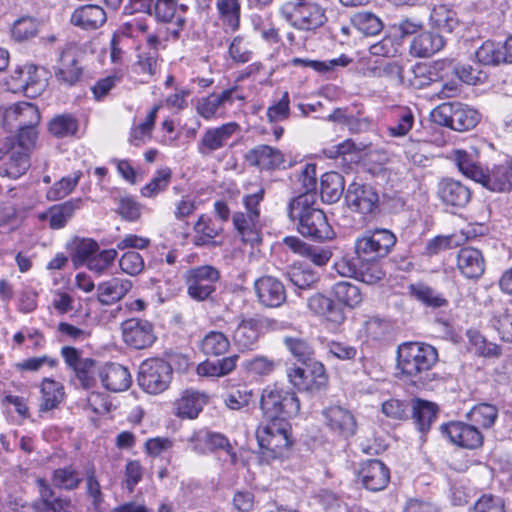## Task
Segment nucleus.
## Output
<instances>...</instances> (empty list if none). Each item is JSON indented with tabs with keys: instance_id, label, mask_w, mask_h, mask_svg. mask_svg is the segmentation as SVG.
<instances>
[{
	"instance_id": "nucleus-1",
	"label": "nucleus",
	"mask_w": 512,
	"mask_h": 512,
	"mask_svg": "<svg viewBox=\"0 0 512 512\" xmlns=\"http://www.w3.org/2000/svg\"><path fill=\"white\" fill-rule=\"evenodd\" d=\"M317 196L300 194L291 199L288 205V216L291 221H297V230L304 236L314 240H328L334 235L325 213L316 208Z\"/></svg>"
},
{
	"instance_id": "nucleus-2",
	"label": "nucleus",
	"mask_w": 512,
	"mask_h": 512,
	"mask_svg": "<svg viewBox=\"0 0 512 512\" xmlns=\"http://www.w3.org/2000/svg\"><path fill=\"white\" fill-rule=\"evenodd\" d=\"M438 361L437 350L422 342H405L397 349V368L406 380L425 386L431 379L429 371Z\"/></svg>"
},
{
	"instance_id": "nucleus-3",
	"label": "nucleus",
	"mask_w": 512,
	"mask_h": 512,
	"mask_svg": "<svg viewBox=\"0 0 512 512\" xmlns=\"http://www.w3.org/2000/svg\"><path fill=\"white\" fill-rule=\"evenodd\" d=\"M280 13L290 25L303 31L316 30L327 22L325 9L310 0H288Z\"/></svg>"
},
{
	"instance_id": "nucleus-4",
	"label": "nucleus",
	"mask_w": 512,
	"mask_h": 512,
	"mask_svg": "<svg viewBox=\"0 0 512 512\" xmlns=\"http://www.w3.org/2000/svg\"><path fill=\"white\" fill-rule=\"evenodd\" d=\"M260 408L267 420L284 419L296 416L300 411V401L297 395L289 390L276 386L263 389Z\"/></svg>"
},
{
	"instance_id": "nucleus-5",
	"label": "nucleus",
	"mask_w": 512,
	"mask_h": 512,
	"mask_svg": "<svg viewBox=\"0 0 512 512\" xmlns=\"http://www.w3.org/2000/svg\"><path fill=\"white\" fill-rule=\"evenodd\" d=\"M256 438L262 450L272 458L281 457L292 445L291 425L284 419L267 420L256 430Z\"/></svg>"
},
{
	"instance_id": "nucleus-6",
	"label": "nucleus",
	"mask_w": 512,
	"mask_h": 512,
	"mask_svg": "<svg viewBox=\"0 0 512 512\" xmlns=\"http://www.w3.org/2000/svg\"><path fill=\"white\" fill-rule=\"evenodd\" d=\"M396 243V236L387 229L366 231L357 237L355 253L361 262H376L386 257Z\"/></svg>"
},
{
	"instance_id": "nucleus-7",
	"label": "nucleus",
	"mask_w": 512,
	"mask_h": 512,
	"mask_svg": "<svg viewBox=\"0 0 512 512\" xmlns=\"http://www.w3.org/2000/svg\"><path fill=\"white\" fill-rule=\"evenodd\" d=\"M433 122L455 131L465 132L473 129L479 122V114L473 108L461 103H443L431 112Z\"/></svg>"
},
{
	"instance_id": "nucleus-8",
	"label": "nucleus",
	"mask_w": 512,
	"mask_h": 512,
	"mask_svg": "<svg viewBox=\"0 0 512 512\" xmlns=\"http://www.w3.org/2000/svg\"><path fill=\"white\" fill-rule=\"evenodd\" d=\"M172 374V367L165 360L146 359L139 367L138 384L149 394H160L168 388Z\"/></svg>"
},
{
	"instance_id": "nucleus-9",
	"label": "nucleus",
	"mask_w": 512,
	"mask_h": 512,
	"mask_svg": "<svg viewBox=\"0 0 512 512\" xmlns=\"http://www.w3.org/2000/svg\"><path fill=\"white\" fill-rule=\"evenodd\" d=\"M219 278L220 272L210 265L189 269L185 274L189 297L196 301L207 300L215 292V284Z\"/></svg>"
},
{
	"instance_id": "nucleus-10",
	"label": "nucleus",
	"mask_w": 512,
	"mask_h": 512,
	"mask_svg": "<svg viewBox=\"0 0 512 512\" xmlns=\"http://www.w3.org/2000/svg\"><path fill=\"white\" fill-rule=\"evenodd\" d=\"M261 329L260 320L253 317H235L233 321L227 322V331L233 344L240 351L253 350L257 347Z\"/></svg>"
},
{
	"instance_id": "nucleus-11",
	"label": "nucleus",
	"mask_w": 512,
	"mask_h": 512,
	"mask_svg": "<svg viewBox=\"0 0 512 512\" xmlns=\"http://www.w3.org/2000/svg\"><path fill=\"white\" fill-rule=\"evenodd\" d=\"M190 449L198 455H206L217 450L225 451L230 457L232 464L237 461L236 453L233 450L227 437L219 432L201 429L195 431L188 439Z\"/></svg>"
},
{
	"instance_id": "nucleus-12",
	"label": "nucleus",
	"mask_w": 512,
	"mask_h": 512,
	"mask_svg": "<svg viewBox=\"0 0 512 512\" xmlns=\"http://www.w3.org/2000/svg\"><path fill=\"white\" fill-rule=\"evenodd\" d=\"M290 384L299 391L317 392L327 382L325 368L321 363H314L309 369L293 366L287 370Z\"/></svg>"
},
{
	"instance_id": "nucleus-13",
	"label": "nucleus",
	"mask_w": 512,
	"mask_h": 512,
	"mask_svg": "<svg viewBox=\"0 0 512 512\" xmlns=\"http://www.w3.org/2000/svg\"><path fill=\"white\" fill-rule=\"evenodd\" d=\"M239 130L240 125L236 122H228L206 129L197 143L198 153L203 157L211 156L215 151L224 148L230 138Z\"/></svg>"
},
{
	"instance_id": "nucleus-14",
	"label": "nucleus",
	"mask_w": 512,
	"mask_h": 512,
	"mask_svg": "<svg viewBox=\"0 0 512 512\" xmlns=\"http://www.w3.org/2000/svg\"><path fill=\"white\" fill-rule=\"evenodd\" d=\"M123 341L135 349L150 347L156 340L153 325L144 319L131 318L121 324Z\"/></svg>"
},
{
	"instance_id": "nucleus-15",
	"label": "nucleus",
	"mask_w": 512,
	"mask_h": 512,
	"mask_svg": "<svg viewBox=\"0 0 512 512\" xmlns=\"http://www.w3.org/2000/svg\"><path fill=\"white\" fill-rule=\"evenodd\" d=\"M237 89V86H233L220 94L212 93L199 99L196 104L197 113L205 120L223 117L226 105H232L235 99L244 100L243 96L236 95Z\"/></svg>"
},
{
	"instance_id": "nucleus-16",
	"label": "nucleus",
	"mask_w": 512,
	"mask_h": 512,
	"mask_svg": "<svg viewBox=\"0 0 512 512\" xmlns=\"http://www.w3.org/2000/svg\"><path fill=\"white\" fill-rule=\"evenodd\" d=\"M345 199L349 208L363 215L374 213L379 204L376 190L370 185L357 182L348 186Z\"/></svg>"
},
{
	"instance_id": "nucleus-17",
	"label": "nucleus",
	"mask_w": 512,
	"mask_h": 512,
	"mask_svg": "<svg viewBox=\"0 0 512 512\" xmlns=\"http://www.w3.org/2000/svg\"><path fill=\"white\" fill-rule=\"evenodd\" d=\"M82 55L83 52L77 45L67 44L58 58L55 68L56 78L67 85L75 84L82 74V68L79 65Z\"/></svg>"
},
{
	"instance_id": "nucleus-18",
	"label": "nucleus",
	"mask_w": 512,
	"mask_h": 512,
	"mask_svg": "<svg viewBox=\"0 0 512 512\" xmlns=\"http://www.w3.org/2000/svg\"><path fill=\"white\" fill-rule=\"evenodd\" d=\"M188 6L179 4L176 0H155L152 6V15L161 23H173L177 28L172 31L175 38L186 25Z\"/></svg>"
},
{
	"instance_id": "nucleus-19",
	"label": "nucleus",
	"mask_w": 512,
	"mask_h": 512,
	"mask_svg": "<svg viewBox=\"0 0 512 512\" xmlns=\"http://www.w3.org/2000/svg\"><path fill=\"white\" fill-rule=\"evenodd\" d=\"M6 85L11 92H23L28 97L36 96L44 87L38 79L37 68L33 64L16 68L7 79Z\"/></svg>"
},
{
	"instance_id": "nucleus-20",
	"label": "nucleus",
	"mask_w": 512,
	"mask_h": 512,
	"mask_svg": "<svg viewBox=\"0 0 512 512\" xmlns=\"http://www.w3.org/2000/svg\"><path fill=\"white\" fill-rule=\"evenodd\" d=\"M441 431L450 442L466 449H476L483 443V435L474 425L456 421L443 424Z\"/></svg>"
},
{
	"instance_id": "nucleus-21",
	"label": "nucleus",
	"mask_w": 512,
	"mask_h": 512,
	"mask_svg": "<svg viewBox=\"0 0 512 512\" xmlns=\"http://www.w3.org/2000/svg\"><path fill=\"white\" fill-rule=\"evenodd\" d=\"M0 156L3 166L0 168V174L9 178L17 179L21 177L30 167V153L21 150L18 146H11L7 143L0 149Z\"/></svg>"
},
{
	"instance_id": "nucleus-22",
	"label": "nucleus",
	"mask_w": 512,
	"mask_h": 512,
	"mask_svg": "<svg viewBox=\"0 0 512 512\" xmlns=\"http://www.w3.org/2000/svg\"><path fill=\"white\" fill-rule=\"evenodd\" d=\"M325 424L335 434L349 438L356 432V420L353 414L341 407L331 406L322 412Z\"/></svg>"
},
{
	"instance_id": "nucleus-23",
	"label": "nucleus",
	"mask_w": 512,
	"mask_h": 512,
	"mask_svg": "<svg viewBox=\"0 0 512 512\" xmlns=\"http://www.w3.org/2000/svg\"><path fill=\"white\" fill-rule=\"evenodd\" d=\"M254 288L259 302L266 307H279L286 300L284 285L275 277L263 276L257 279Z\"/></svg>"
},
{
	"instance_id": "nucleus-24",
	"label": "nucleus",
	"mask_w": 512,
	"mask_h": 512,
	"mask_svg": "<svg viewBox=\"0 0 512 512\" xmlns=\"http://www.w3.org/2000/svg\"><path fill=\"white\" fill-rule=\"evenodd\" d=\"M98 378L102 386L111 392H122L127 390L132 377L129 370L117 363H105L98 371Z\"/></svg>"
},
{
	"instance_id": "nucleus-25",
	"label": "nucleus",
	"mask_w": 512,
	"mask_h": 512,
	"mask_svg": "<svg viewBox=\"0 0 512 512\" xmlns=\"http://www.w3.org/2000/svg\"><path fill=\"white\" fill-rule=\"evenodd\" d=\"M437 197L446 206L464 207L471 198V191L460 181L444 178L437 184Z\"/></svg>"
},
{
	"instance_id": "nucleus-26",
	"label": "nucleus",
	"mask_w": 512,
	"mask_h": 512,
	"mask_svg": "<svg viewBox=\"0 0 512 512\" xmlns=\"http://www.w3.org/2000/svg\"><path fill=\"white\" fill-rule=\"evenodd\" d=\"M307 308L312 315L322 317L335 325L342 324L346 318L342 308L323 293H314L308 297Z\"/></svg>"
},
{
	"instance_id": "nucleus-27",
	"label": "nucleus",
	"mask_w": 512,
	"mask_h": 512,
	"mask_svg": "<svg viewBox=\"0 0 512 512\" xmlns=\"http://www.w3.org/2000/svg\"><path fill=\"white\" fill-rule=\"evenodd\" d=\"M359 477L366 489L380 491L389 483L390 473L383 462L372 459L362 464Z\"/></svg>"
},
{
	"instance_id": "nucleus-28",
	"label": "nucleus",
	"mask_w": 512,
	"mask_h": 512,
	"mask_svg": "<svg viewBox=\"0 0 512 512\" xmlns=\"http://www.w3.org/2000/svg\"><path fill=\"white\" fill-rule=\"evenodd\" d=\"M480 184L493 192L512 191V159L486 169Z\"/></svg>"
},
{
	"instance_id": "nucleus-29",
	"label": "nucleus",
	"mask_w": 512,
	"mask_h": 512,
	"mask_svg": "<svg viewBox=\"0 0 512 512\" xmlns=\"http://www.w3.org/2000/svg\"><path fill=\"white\" fill-rule=\"evenodd\" d=\"M451 158L463 175L477 183L483 180L485 170L479 163V154L475 148L453 150Z\"/></svg>"
},
{
	"instance_id": "nucleus-30",
	"label": "nucleus",
	"mask_w": 512,
	"mask_h": 512,
	"mask_svg": "<svg viewBox=\"0 0 512 512\" xmlns=\"http://www.w3.org/2000/svg\"><path fill=\"white\" fill-rule=\"evenodd\" d=\"M456 260L457 269L466 278L477 279L484 273L485 261L481 251L476 248H461Z\"/></svg>"
},
{
	"instance_id": "nucleus-31",
	"label": "nucleus",
	"mask_w": 512,
	"mask_h": 512,
	"mask_svg": "<svg viewBox=\"0 0 512 512\" xmlns=\"http://www.w3.org/2000/svg\"><path fill=\"white\" fill-rule=\"evenodd\" d=\"M132 286L129 279L113 277L97 286V299L102 305H112L123 299Z\"/></svg>"
},
{
	"instance_id": "nucleus-32",
	"label": "nucleus",
	"mask_w": 512,
	"mask_h": 512,
	"mask_svg": "<svg viewBox=\"0 0 512 512\" xmlns=\"http://www.w3.org/2000/svg\"><path fill=\"white\" fill-rule=\"evenodd\" d=\"M82 205L80 198L68 200L62 204L53 205L46 212L39 214L40 220H48L52 229H61L72 218L75 211Z\"/></svg>"
},
{
	"instance_id": "nucleus-33",
	"label": "nucleus",
	"mask_w": 512,
	"mask_h": 512,
	"mask_svg": "<svg viewBox=\"0 0 512 512\" xmlns=\"http://www.w3.org/2000/svg\"><path fill=\"white\" fill-rule=\"evenodd\" d=\"M246 160L250 165L257 166L262 170H272L284 162V157L277 148L258 145L246 154Z\"/></svg>"
},
{
	"instance_id": "nucleus-34",
	"label": "nucleus",
	"mask_w": 512,
	"mask_h": 512,
	"mask_svg": "<svg viewBox=\"0 0 512 512\" xmlns=\"http://www.w3.org/2000/svg\"><path fill=\"white\" fill-rule=\"evenodd\" d=\"M207 402V394L195 390H186L176 402V415L183 419H195Z\"/></svg>"
},
{
	"instance_id": "nucleus-35",
	"label": "nucleus",
	"mask_w": 512,
	"mask_h": 512,
	"mask_svg": "<svg viewBox=\"0 0 512 512\" xmlns=\"http://www.w3.org/2000/svg\"><path fill=\"white\" fill-rule=\"evenodd\" d=\"M71 23L84 30H95L106 21V13L98 5H86L77 8L71 15Z\"/></svg>"
},
{
	"instance_id": "nucleus-36",
	"label": "nucleus",
	"mask_w": 512,
	"mask_h": 512,
	"mask_svg": "<svg viewBox=\"0 0 512 512\" xmlns=\"http://www.w3.org/2000/svg\"><path fill=\"white\" fill-rule=\"evenodd\" d=\"M445 45L439 33L425 31L417 34L410 44V53L416 57H430L439 52Z\"/></svg>"
},
{
	"instance_id": "nucleus-37",
	"label": "nucleus",
	"mask_w": 512,
	"mask_h": 512,
	"mask_svg": "<svg viewBox=\"0 0 512 512\" xmlns=\"http://www.w3.org/2000/svg\"><path fill=\"white\" fill-rule=\"evenodd\" d=\"M258 217L249 215L244 212H236L233 215V224L241 239L245 243L251 245L260 242V224Z\"/></svg>"
},
{
	"instance_id": "nucleus-38",
	"label": "nucleus",
	"mask_w": 512,
	"mask_h": 512,
	"mask_svg": "<svg viewBox=\"0 0 512 512\" xmlns=\"http://www.w3.org/2000/svg\"><path fill=\"white\" fill-rule=\"evenodd\" d=\"M70 257L75 266L87 264L98 251V243L90 238L75 237L67 244Z\"/></svg>"
},
{
	"instance_id": "nucleus-39",
	"label": "nucleus",
	"mask_w": 512,
	"mask_h": 512,
	"mask_svg": "<svg viewBox=\"0 0 512 512\" xmlns=\"http://www.w3.org/2000/svg\"><path fill=\"white\" fill-rule=\"evenodd\" d=\"M41 411H50L56 408L64 399V387L60 382L51 378H44L40 385Z\"/></svg>"
},
{
	"instance_id": "nucleus-40",
	"label": "nucleus",
	"mask_w": 512,
	"mask_h": 512,
	"mask_svg": "<svg viewBox=\"0 0 512 512\" xmlns=\"http://www.w3.org/2000/svg\"><path fill=\"white\" fill-rule=\"evenodd\" d=\"M221 230V227L217 226L210 217L202 214L198 217L193 227L195 233L193 243L196 246L215 244L214 239L219 235Z\"/></svg>"
},
{
	"instance_id": "nucleus-41",
	"label": "nucleus",
	"mask_w": 512,
	"mask_h": 512,
	"mask_svg": "<svg viewBox=\"0 0 512 512\" xmlns=\"http://www.w3.org/2000/svg\"><path fill=\"white\" fill-rule=\"evenodd\" d=\"M344 191V179L338 172L324 173L320 181V194L324 202L335 203Z\"/></svg>"
},
{
	"instance_id": "nucleus-42",
	"label": "nucleus",
	"mask_w": 512,
	"mask_h": 512,
	"mask_svg": "<svg viewBox=\"0 0 512 512\" xmlns=\"http://www.w3.org/2000/svg\"><path fill=\"white\" fill-rule=\"evenodd\" d=\"M218 18L231 31H236L240 24V0H216Z\"/></svg>"
},
{
	"instance_id": "nucleus-43",
	"label": "nucleus",
	"mask_w": 512,
	"mask_h": 512,
	"mask_svg": "<svg viewBox=\"0 0 512 512\" xmlns=\"http://www.w3.org/2000/svg\"><path fill=\"white\" fill-rule=\"evenodd\" d=\"M409 292L416 300L427 307L440 308L448 304L447 299L442 294L424 283L411 284Z\"/></svg>"
},
{
	"instance_id": "nucleus-44",
	"label": "nucleus",
	"mask_w": 512,
	"mask_h": 512,
	"mask_svg": "<svg viewBox=\"0 0 512 512\" xmlns=\"http://www.w3.org/2000/svg\"><path fill=\"white\" fill-rule=\"evenodd\" d=\"M332 294L339 303L349 308H355L362 302L359 287L348 281L335 283L332 287Z\"/></svg>"
},
{
	"instance_id": "nucleus-45",
	"label": "nucleus",
	"mask_w": 512,
	"mask_h": 512,
	"mask_svg": "<svg viewBox=\"0 0 512 512\" xmlns=\"http://www.w3.org/2000/svg\"><path fill=\"white\" fill-rule=\"evenodd\" d=\"M430 21L434 27L448 33L459 24L457 13L447 5L435 6L431 11Z\"/></svg>"
},
{
	"instance_id": "nucleus-46",
	"label": "nucleus",
	"mask_w": 512,
	"mask_h": 512,
	"mask_svg": "<svg viewBox=\"0 0 512 512\" xmlns=\"http://www.w3.org/2000/svg\"><path fill=\"white\" fill-rule=\"evenodd\" d=\"M437 415V407L434 403L417 399L413 404V418L421 432L429 430Z\"/></svg>"
},
{
	"instance_id": "nucleus-47",
	"label": "nucleus",
	"mask_w": 512,
	"mask_h": 512,
	"mask_svg": "<svg viewBox=\"0 0 512 512\" xmlns=\"http://www.w3.org/2000/svg\"><path fill=\"white\" fill-rule=\"evenodd\" d=\"M498 412V408L493 404L479 403L471 408L467 416L474 424L488 429L496 422Z\"/></svg>"
},
{
	"instance_id": "nucleus-48",
	"label": "nucleus",
	"mask_w": 512,
	"mask_h": 512,
	"mask_svg": "<svg viewBox=\"0 0 512 512\" xmlns=\"http://www.w3.org/2000/svg\"><path fill=\"white\" fill-rule=\"evenodd\" d=\"M172 178V170L169 167L158 169L151 180L141 188L140 193L145 198H154L164 192Z\"/></svg>"
},
{
	"instance_id": "nucleus-49",
	"label": "nucleus",
	"mask_w": 512,
	"mask_h": 512,
	"mask_svg": "<svg viewBox=\"0 0 512 512\" xmlns=\"http://www.w3.org/2000/svg\"><path fill=\"white\" fill-rule=\"evenodd\" d=\"M352 24L365 35H377L383 27V21L373 12L359 11L351 18Z\"/></svg>"
},
{
	"instance_id": "nucleus-50",
	"label": "nucleus",
	"mask_w": 512,
	"mask_h": 512,
	"mask_svg": "<svg viewBox=\"0 0 512 512\" xmlns=\"http://www.w3.org/2000/svg\"><path fill=\"white\" fill-rule=\"evenodd\" d=\"M48 129L56 138L71 137L78 130V121L71 114L56 115L50 120Z\"/></svg>"
},
{
	"instance_id": "nucleus-51",
	"label": "nucleus",
	"mask_w": 512,
	"mask_h": 512,
	"mask_svg": "<svg viewBox=\"0 0 512 512\" xmlns=\"http://www.w3.org/2000/svg\"><path fill=\"white\" fill-rule=\"evenodd\" d=\"M82 482L78 471L72 466H65L53 471L52 483L55 487L72 491L77 489Z\"/></svg>"
},
{
	"instance_id": "nucleus-52",
	"label": "nucleus",
	"mask_w": 512,
	"mask_h": 512,
	"mask_svg": "<svg viewBox=\"0 0 512 512\" xmlns=\"http://www.w3.org/2000/svg\"><path fill=\"white\" fill-rule=\"evenodd\" d=\"M229 339L218 331L209 332L201 341V351L210 356H219L228 351Z\"/></svg>"
},
{
	"instance_id": "nucleus-53",
	"label": "nucleus",
	"mask_w": 512,
	"mask_h": 512,
	"mask_svg": "<svg viewBox=\"0 0 512 512\" xmlns=\"http://www.w3.org/2000/svg\"><path fill=\"white\" fill-rule=\"evenodd\" d=\"M228 54L235 63H247L253 58V45L246 37L236 36L229 45Z\"/></svg>"
},
{
	"instance_id": "nucleus-54",
	"label": "nucleus",
	"mask_w": 512,
	"mask_h": 512,
	"mask_svg": "<svg viewBox=\"0 0 512 512\" xmlns=\"http://www.w3.org/2000/svg\"><path fill=\"white\" fill-rule=\"evenodd\" d=\"M503 45L493 41L484 42L475 52L477 60L484 65H495L505 62Z\"/></svg>"
},
{
	"instance_id": "nucleus-55",
	"label": "nucleus",
	"mask_w": 512,
	"mask_h": 512,
	"mask_svg": "<svg viewBox=\"0 0 512 512\" xmlns=\"http://www.w3.org/2000/svg\"><path fill=\"white\" fill-rule=\"evenodd\" d=\"M81 177V171L74 172L72 176L63 177L54 183L53 186H51L47 191V199L50 201H57L65 198L74 190Z\"/></svg>"
},
{
	"instance_id": "nucleus-56",
	"label": "nucleus",
	"mask_w": 512,
	"mask_h": 512,
	"mask_svg": "<svg viewBox=\"0 0 512 512\" xmlns=\"http://www.w3.org/2000/svg\"><path fill=\"white\" fill-rule=\"evenodd\" d=\"M101 366L91 358H84L79 366L74 370L75 376L85 389L95 386L98 378V371Z\"/></svg>"
},
{
	"instance_id": "nucleus-57",
	"label": "nucleus",
	"mask_w": 512,
	"mask_h": 512,
	"mask_svg": "<svg viewBox=\"0 0 512 512\" xmlns=\"http://www.w3.org/2000/svg\"><path fill=\"white\" fill-rule=\"evenodd\" d=\"M415 122L414 113L407 107L397 110L394 124L388 127V133L392 137H404L412 129Z\"/></svg>"
},
{
	"instance_id": "nucleus-58",
	"label": "nucleus",
	"mask_w": 512,
	"mask_h": 512,
	"mask_svg": "<svg viewBox=\"0 0 512 512\" xmlns=\"http://www.w3.org/2000/svg\"><path fill=\"white\" fill-rule=\"evenodd\" d=\"M289 281L299 289L312 288L319 280L318 275L302 266H293L287 272Z\"/></svg>"
},
{
	"instance_id": "nucleus-59",
	"label": "nucleus",
	"mask_w": 512,
	"mask_h": 512,
	"mask_svg": "<svg viewBox=\"0 0 512 512\" xmlns=\"http://www.w3.org/2000/svg\"><path fill=\"white\" fill-rule=\"evenodd\" d=\"M283 343L292 356L300 362L304 363L313 356V348L306 339L286 336Z\"/></svg>"
},
{
	"instance_id": "nucleus-60",
	"label": "nucleus",
	"mask_w": 512,
	"mask_h": 512,
	"mask_svg": "<svg viewBox=\"0 0 512 512\" xmlns=\"http://www.w3.org/2000/svg\"><path fill=\"white\" fill-rule=\"evenodd\" d=\"M365 333L370 340L383 341L392 331V324L387 319L371 317L365 322Z\"/></svg>"
},
{
	"instance_id": "nucleus-61",
	"label": "nucleus",
	"mask_w": 512,
	"mask_h": 512,
	"mask_svg": "<svg viewBox=\"0 0 512 512\" xmlns=\"http://www.w3.org/2000/svg\"><path fill=\"white\" fill-rule=\"evenodd\" d=\"M278 365L279 361L265 355L255 356L244 364L248 372L257 376L271 375Z\"/></svg>"
},
{
	"instance_id": "nucleus-62",
	"label": "nucleus",
	"mask_w": 512,
	"mask_h": 512,
	"mask_svg": "<svg viewBox=\"0 0 512 512\" xmlns=\"http://www.w3.org/2000/svg\"><path fill=\"white\" fill-rule=\"evenodd\" d=\"M18 128L38 127L41 115L38 107L30 102H18Z\"/></svg>"
},
{
	"instance_id": "nucleus-63",
	"label": "nucleus",
	"mask_w": 512,
	"mask_h": 512,
	"mask_svg": "<svg viewBox=\"0 0 512 512\" xmlns=\"http://www.w3.org/2000/svg\"><path fill=\"white\" fill-rule=\"evenodd\" d=\"M117 257V249H106L95 253L86 264L88 269L98 275L104 274Z\"/></svg>"
},
{
	"instance_id": "nucleus-64",
	"label": "nucleus",
	"mask_w": 512,
	"mask_h": 512,
	"mask_svg": "<svg viewBox=\"0 0 512 512\" xmlns=\"http://www.w3.org/2000/svg\"><path fill=\"white\" fill-rule=\"evenodd\" d=\"M472 512H506L504 500L492 494H483L474 503Z\"/></svg>"
}]
</instances>
